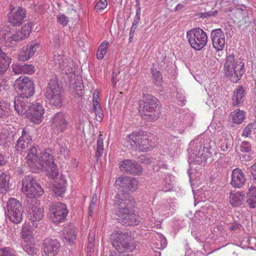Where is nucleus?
Returning a JSON list of instances; mask_svg holds the SVG:
<instances>
[{"label":"nucleus","mask_w":256,"mask_h":256,"mask_svg":"<svg viewBox=\"0 0 256 256\" xmlns=\"http://www.w3.org/2000/svg\"><path fill=\"white\" fill-rule=\"evenodd\" d=\"M108 5L107 0H98L95 6L94 10L96 12H99L104 10Z\"/></svg>","instance_id":"09e8293b"},{"label":"nucleus","mask_w":256,"mask_h":256,"mask_svg":"<svg viewBox=\"0 0 256 256\" xmlns=\"http://www.w3.org/2000/svg\"><path fill=\"white\" fill-rule=\"evenodd\" d=\"M246 94L245 90L242 86H239L234 92L232 96V104L234 106H238L244 101V98Z\"/></svg>","instance_id":"cd10ccee"},{"label":"nucleus","mask_w":256,"mask_h":256,"mask_svg":"<svg viewBox=\"0 0 256 256\" xmlns=\"http://www.w3.org/2000/svg\"><path fill=\"white\" fill-rule=\"evenodd\" d=\"M44 109L38 102L31 104L26 117L34 124H40L44 118Z\"/></svg>","instance_id":"dca6fc26"},{"label":"nucleus","mask_w":256,"mask_h":256,"mask_svg":"<svg viewBox=\"0 0 256 256\" xmlns=\"http://www.w3.org/2000/svg\"><path fill=\"white\" fill-rule=\"evenodd\" d=\"M256 129V122L249 124L243 130L242 136L247 138L249 136L252 132Z\"/></svg>","instance_id":"79ce46f5"},{"label":"nucleus","mask_w":256,"mask_h":256,"mask_svg":"<svg viewBox=\"0 0 256 256\" xmlns=\"http://www.w3.org/2000/svg\"><path fill=\"white\" fill-rule=\"evenodd\" d=\"M120 167L122 170L134 175H139L142 172L141 166L136 161L130 160H124Z\"/></svg>","instance_id":"6ab92c4d"},{"label":"nucleus","mask_w":256,"mask_h":256,"mask_svg":"<svg viewBox=\"0 0 256 256\" xmlns=\"http://www.w3.org/2000/svg\"><path fill=\"white\" fill-rule=\"evenodd\" d=\"M213 47L217 50H222L225 46V36L220 28L214 30L210 34Z\"/></svg>","instance_id":"a211bd4d"},{"label":"nucleus","mask_w":256,"mask_h":256,"mask_svg":"<svg viewBox=\"0 0 256 256\" xmlns=\"http://www.w3.org/2000/svg\"><path fill=\"white\" fill-rule=\"evenodd\" d=\"M22 190L29 198H34L41 196L44 194V190L32 176H28L22 180Z\"/></svg>","instance_id":"f8f14e48"},{"label":"nucleus","mask_w":256,"mask_h":256,"mask_svg":"<svg viewBox=\"0 0 256 256\" xmlns=\"http://www.w3.org/2000/svg\"><path fill=\"white\" fill-rule=\"evenodd\" d=\"M248 172L250 174V179L256 183V163L248 168Z\"/></svg>","instance_id":"3c124183"},{"label":"nucleus","mask_w":256,"mask_h":256,"mask_svg":"<svg viewBox=\"0 0 256 256\" xmlns=\"http://www.w3.org/2000/svg\"><path fill=\"white\" fill-rule=\"evenodd\" d=\"M138 181L134 178L127 176L118 178L116 180V186L124 194L134 192L138 188Z\"/></svg>","instance_id":"2eb2a0df"},{"label":"nucleus","mask_w":256,"mask_h":256,"mask_svg":"<svg viewBox=\"0 0 256 256\" xmlns=\"http://www.w3.org/2000/svg\"><path fill=\"white\" fill-rule=\"evenodd\" d=\"M30 220L33 222L40 221L44 216V209L39 204H32L28 208Z\"/></svg>","instance_id":"a878e982"},{"label":"nucleus","mask_w":256,"mask_h":256,"mask_svg":"<svg viewBox=\"0 0 256 256\" xmlns=\"http://www.w3.org/2000/svg\"><path fill=\"white\" fill-rule=\"evenodd\" d=\"M240 151L244 152H249L252 150L250 143L246 141H243L240 145Z\"/></svg>","instance_id":"603ef678"},{"label":"nucleus","mask_w":256,"mask_h":256,"mask_svg":"<svg viewBox=\"0 0 256 256\" xmlns=\"http://www.w3.org/2000/svg\"><path fill=\"white\" fill-rule=\"evenodd\" d=\"M12 72L16 74H23L22 64H15L12 65Z\"/></svg>","instance_id":"13d9d810"},{"label":"nucleus","mask_w":256,"mask_h":256,"mask_svg":"<svg viewBox=\"0 0 256 256\" xmlns=\"http://www.w3.org/2000/svg\"><path fill=\"white\" fill-rule=\"evenodd\" d=\"M64 58L63 56L60 54L54 55L52 60L50 61L51 64L54 66L55 69L60 68Z\"/></svg>","instance_id":"37998d69"},{"label":"nucleus","mask_w":256,"mask_h":256,"mask_svg":"<svg viewBox=\"0 0 256 256\" xmlns=\"http://www.w3.org/2000/svg\"><path fill=\"white\" fill-rule=\"evenodd\" d=\"M111 242L116 251H112L110 256H131L125 252H132L135 248V245L130 240L126 232L122 231H115L111 234Z\"/></svg>","instance_id":"7ed1b4c3"},{"label":"nucleus","mask_w":256,"mask_h":256,"mask_svg":"<svg viewBox=\"0 0 256 256\" xmlns=\"http://www.w3.org/2000/svg\"><path fill=\"white\" fill-rule=\"evenodd\" d=\"M244 194L241 192H230V203L233 206H238L242 204Z\"/></svg>","instance_id":"c85d7f7f"},{"label":"nucleus","mask_w":256,"mask_h":256,"mask_svg":"<svg viewBox=\"0 0 256 256\" xmlns=\"http://www.w3.org/2000/svg\"><path fill=\"white\" fill-rule=\"evenodd\" d=\"M38 47V44L36 42H32L26 46H24L21 52L18 54V60L22 62L28 60L34 56Z\"/></svg>","instance_id":"b1692460"},{"label":"nucleus","mask_w":256,"mask_h":256,"mask_svg":"<svg viewBox=\"0 0 256 256\" xmlns=\"http://www.w3.org/2000/svg\"><path fill=\"white\" fill-rule=\"evenodd\" d=\"M161 248L164 249L166 246L167 245V241L166 238L164 237L162 238V240L160 242Z\"/></svg>","instance_id":"338daca9"},{"label":"nucleus","mask_w":256,"mask_h":256,"mask_svg":"<svg viewBox=\"0 0 256 256\" xmlns=\"http://www.w3.org/2000/svg\"><path fill=\"white\" fill-rule=\"evenodd\" d=\"M32 30V26L30 24H28L24 25L20 31L22 32V36L24 38H26L29 36Z\"/></svg>","instance_id":"8fccbe9b"},{"label":"nucleus","mask_w":256,"mask_h":256,"mask_svg":"<svg viewBox=\"0 0 256 256\" xmlns=\"http://www.w3.org/2000/svg\"><path fill=\"white\" fill-rule=\"evenodd\" d=\"M66 186L63 183L62 184H54V192L56 195L61 196L66 192Z\"/></svg>","instance_id":"c03bdc74"},{"label":"nucleus","mask_w":256,"mask_h":256,"mask_svg":"<svg viewBox=\"0 0 256 256\" xmlns=\"http://www.w3.org/2000/svg\"><path fill=\"white\" fill-rule=\"evenodd\" d=\"M108 42L106 41L102 42L100 44L98 48L96 54V57L98 59L102 60L104 58L108 51Z\"/></svg>","instance_id":"4c0bfd02"},{"label":"nucleus","mask_w":256,"mask_h":256,"mask_svg":"<svg viewBox=\"0 0 256 256\" xmlns=\"http://www.w3.org/2000/svg\"><path fill=\"white\" fill-rule=\"evenodd\" d=\"M246 203L251 208L256 207V186H251L248 188L247 192Z\"/></svg>","instance_id":"c756f323"},{"label":"nucleus","mask_w":256,"mask_h":256,"mask_svg":"<svg viewBox=\"0 0 256 256\" xmlns=\"http://www.w3.org/2000/svg\"><path fill=\"white\" fill-rule=\"evenodd\" d=\"M246 178L243 172L238 168L234 169L231 174L230 184L234 188H240L246 183Z\"/></svg>","instance_id":"5701e85b"},{"label":"nucleus","mask_w":256,"mask_h":256,"mask_svg":"<svg viewBox=\"0 0 256 256\" xmlns=\"http://www.w3.org/2000/svg\"><path fill=\"white\" fill-rule=\"evenodd\" d=\"M50 218L52 222L56 224L64 221L68 212L66 205L61 202L50 204Z\"/></svg>","instance_id":"4468645a"},{"label":"nucleus","mask_w":256,"mask_h":256,"mask_svg":"<svg viewBox=\"0 0 256 256\" xmlns=\"http://www.w3.org/2000/svg\"><path fill=\"white\" fill-rule=\"evenodd\" d=\"M32 142L30 130L24 128L22 132V136L17 141L16 148L18 150H26Z\"/></svg>","instance_id":"4be33fe9"},{"label":"nucleus","mask_w":256,"mask_h":256,"mask_svg":"<svg viewBox=\"0 0 256 256\" xmlns=\"http://www.w3.org/2000/svg\"><path fill=\"white\" fill-rule=\"evenodd\" d=\"M20 236L23 240L22 246L24 250L29 255L34 256L38 252L35 247V232L30 226L24 224L20 230Z\"/></svg>","instance_id":"0eeeda50"},{"label":"nucleus","mask_w":256,"mask_h":256,"mask_svg":"<svg viewBox=\"0 0 256 256\" xmlns=\"http://www.w3.org/2000/svg\"><path fill=\"white\" fill-rule=\"evenodd\" d=\"M67 148L65 146L62 145H58L57 148L58 154H60V156H63L65 157V154L66 152Z\"/></svg>","instance_id":"052dcab7"},{"label":"nucleus","mask_w":256,"mask_h":256,"mask_svg":"<svg viewBox=\"0 0 256 256\" xmlns=\"http://www.w3.org/2000/svg\"><path fill=\"white\" fill-rule=\"evenodd\" d=\"M138 26L135 24H132V26L130 28V39L132 38L134 36V32Z\"/></svg>","instance_id":"e2e57ef3"},{"label":"nucleus","mask_w":256,"mask_h":256,"mask_svg":"<svg viewBox=\"0 0 256 256\" xmlns=\"http://www.w3.org/2000/svg\"><path fill=\"white\" fill-rule=\"evenodd\" d=\"M115 205L118 208L116 212L120 223L126 226H136L139 224L138 216L130 210L133 206V202L128 194H118L115 196Z\"/></svg>","instance_id":"f03ea898"},{"label":"nucleus","mask_w":256,"mask_h":256,"mask_svg":"<svg viewBox=\"0 0 256 256\" xmlns=\"http://www.w3.org/2000/svg\"><path fill=\"white\" fill-rule=\"evenodd\" d=\"M186 38L191 47L196 50H201L208 42L206 33L200 28L188 31Z\"/></svg>","instance_id":"6e6552de"},{"label":"nucleus","mask_w":256,"mask_h":256,"mask_svg":"<svg viewBox=\"0 0 256 256\" xmlns=\"http://www.w3.org/2000/svg\"><path fill=\"white\" fill-rule=\"evenodd\" d=\"M94 250V244L88 243L87 246V251L88 253H92Z\"/></svg>","instance_id":"69168bd1"},{"label":"nucleus","mask_w":256,"mask_h":256,"mask_svg":"<svg viewBox=\"0 0 256 256\" xmlns=\"http://www.w3.org/2000/svg\"><path fill=\"white\" fill-rule=\"evenodd\" d=\"M217 14V11H210L208 12H202L200 14V16L201 18H208L212 16H214Z\"/></svg>","instance_id":"bf43d9fd"},{"label":"nucleus","mask_w":256,"mask_h":256,"mask_svg":"<svg viewBox=\"0 0 256 256\" xmlns=\"http://www.w3.org/2000/svg\"><path fill=\"white\" fill-rule=\"evenodd\" d=\"M64 242L70 244L76 238V228L74 226H69L65 228L62 232Z\"/></svg>","instance_id":"bb28decb"},{"label":"nucleus","mask_w":256,"mask_h":256,"mask_svg":"<svg viewBox=\"0 0 256 256\" xmlns=\"http://www.w3.org/2000/svg\"><path fill=\"white\" fill-rule=\"evenodd\" d=\"M220 140V148L221 150L228 151L230 148L231 136L226 133L221 134Z\"/></svg>","instance_id":"473e14b6"},{"label":"nucleus","mask_w":256,"mask_h":256,"mask_svg":"<svg viewBox=\"0 0 256 256\" xmlns=\"http://www.w3.org/2000/svg\"><path fill=\"white\" fill-rule=\"evenodd\" d=\"M10 28L9 26H5L3 28L2 30L0 32V36L2 37L0 38V40L2 42L3 40L5 41V44L6 45V41L7 40L8 37H10L8 34L10 33Z\"/></svg>","instance_id":"49530a36"},{"label":"nucleus","mask_w":256,"mask_h":256,"mask_svg":"<svg viewBox=\"0 0 256 256\" xmlns=\"http://www.w3.org/2000/svg\"><path fill=\"white\" fill-rule=\"evenodd\" d=\"M46 96L52 106L56 108L62 106L64 100L62 87L56 77L50 79L48 82Z\"/></svg>","instance_id":"423d86ee"},{"label":"nucleus","mask_w":256,"mask_h":256,"mask_svg":"<svg viewBox=\"0 0 256 256\" xmlns=\"http://www.w3.org/2000/svg\"><path fill=\"white\" fill-rule=\"evenodd\" d=\"M9 88V86L3 75L0 74V92L6 90Z\"/></svg>","instance_id":"5fc2aeb1"},{"label":"nucleus","mask_w":256,"mask_h":256,"mask_svg":"<svg viewBox=\"0 0 256 256\" xmlns=\"http://www.w3.org/2000/svg\"><path fill=\"white\" fill-rule=\"evenodd\" d=\"M74 66V62L72 59L70 58H64L62 62V65L60 69L65 71L66 74L71 72L72 66Z\"/></svg>","instance_id":"e433bc0d"},{"label":"nucleus","mask_w":256,"mask_h":256,"mask_svg":"<svg viewBox=\"0 0 256 256\" xmlns=\"http://www.w3.org/2000/svg\"><path fill=\"white\" fill-rule=\"evenodd\" d=\"M230 116L234 122L240 124L242 122L245 118V112L240 110H236L231 112Z\"/></svg>","instance_id":"f704fd0d"},{"label":"nucleus","mask_w":256,"mask_h":256,"mask_svg":"<svg viewBox=\"0 0 256 256\" xmlns=\"http://www.w3.org/2000/svg\"><path fill=\"white\" fill-rule=\"evenodd\" d=\"M57 20L62 26H66L68 22V18L64 14H60L57 16Z\"/></svg>","instance_id":"6e6d98bb"},{"label":"nucleus","mask_w":256,"mask_h":256,"mask_svg":"<svg viewBox=\"0 0 256 256\" xmlns=\"http://www.w3.org/2000/svg\"><path fill=\"white\" fill-rule=\"evenodd\" d=\"M24 39V38L22 34V32L20 31H18L16 32L14 34H13L12 36L10 37H8L7 40L6 41V46H10V43L12 42H18L20 40H22Z\"/></svg>","instance_id":"ea45409f"},{"label":"nucleus","mask_w":256,"mask_h":256,"mask_svg":"<svg viewBox=\"0 0 256 256\" xmlns=\"http://www.w3.org/2000/svg\"><path fill=\"white\" fill-rule=\"evenodd\" d=\"M26 159L32 172H36V170L40 169L45 171L50 177L54 178L58 175L57 166L54 163L53 156L47 152H44L38 156L36 148L33 147L30 150Z\"/></svg>","instance_id":"f257e3e1"},{"label":"nucleus","mask_w":256,"mask_h":256,"mask_svg":"<svg viewBox=\"0 0 256 256\" xmlns=\"http://www.w3.org/2000/svg\"><path fill=\"white\" fill-rule=\"evenodd\" d=\"M144 134L142 132H134L129 134L126 138V146L132 149L146 152L149 148L148 141L143 138Z\"/></svg>","instance_id":"9b49d317"},{"label":"nucleus","mask_w":256,"mask_h":256,"mask_svg":"<svg viewBox=\"0 0 256 256\" xmlns=\"http://www.w3.org/2000/svg\"><path fill=\"white\" fill-rule=\"evenodd\" d=\"M84 86L82 83L81 78H78L76 81L72 84V92L75 97H80L84 93Z\"/></svg>","instance_id":"7c9ffc66"},{"label":"nucleus","mask_w":256,"mask_h":256,"mask_svg":"<svg viewBox=\"0 0 256 256\" xmlns=\"http://www.w3.org/2000/svg\"><path fill=\"white\" fill-rule=\"evenodd\" d=\"M44 252L46 256H56L60 248L59 242L56 240L47 238L44 240Z\"/></svg>","instance_id":"412c9836"},{"label":"nucleus","mask_w":256,"mask_h":256,"mask_svg":"<svg viewBox=\"0 0 256 256\" xmlns=\"http://www.w3.org/2000/svg\"><path fill=\"white\" fill-rule=\"evenodd\" d=\"M190 158L198 164L205 162L210 156V153L200 144L194 148V142H191L188 148Z\"/></svg>","instance_id":"ddd939ff"},{"label":"nucleus","mask_w":256,"mask_h":256,"mask_svg":"<svg viewBox=\"0 0 256 256\" xmlns=\"http://www.w3.org/2000/svg\"><path fill=\"white\" fill-rule=\"evenodd\" d=\"M23 208L20 201L15 198L8 199L6 208V213L10 222L18 224L22 219Z\"/></svg>","instance_id":"9d476101"},{"label":"nucleus","mask_w":256,"mask_h":256,"mask_svg":"<svg viewBox=\"0 0 256 256\" xmlns=\"http://www.w3.org/2000/svg\"><path fill=\"white\" fill-rule=\"evenodd\" d=\"M102 134H100L96 142V158L100 157L104 152V143L103 139L102 138Z\"/></svg>","instance_id":"a19ab883"},{"label":"nucleus","mask_w":256,"mask_h":256,"mask_svg":"<svg viewBox=\"0 0 256 256\" xmlns=\"http://www.w3.org/2000/svg\"><path fill=\"white\" fill-rule=\"evenodd\" d=\"M14 88L20 93L18 97L29 98L34 94V84L31 78L26 76H21L14 82Z\"/></svg>","instance_id":"1a4fd4ad"},{"label":"nucleus","mask_w":256,"mask_h":256,"mask_svg":"<svg viewBox=\"0 0 256 256\" xmlns=\"http://www.w3.org/2000/svg\"><path fill=\"white\" fill-rule=\"evenodd\" d=\"M23 74H30L34 72V68L32 64H22Z\"/></svg>","instance_id":"864d4df0"},{"label":"nucleus","mask_w":256,"mask_h":256,"mask_svg":"<svg viewBox=\"0 0 256 256\" xmlns=\"http://www.w3.org/2000/svg\"><path fill=\"white\" fill-rule=\"evenodd\" d=\"M0 256H16L9 248H0Z\"/></svg>","instance_id":"4d7b16f0"},{"label":"nucleus","mask_w":256,"mask_h":256,"mask_svg":"<svg viewBox=\"0 0 256 256\" xmlns=\"http://www.w3.org/2000/svg\"><path fill=\"white\" fill-rule=\"evenodd\" d=\"M120 74V72L115 73L114 72L112 73V82L114 86H115L116 83L118 82Z\"/></svg>","instance_id":"680f3d73"},{"label":"nucleus","mask_w":256,"mask_h":256,"mask_svg":"<svg viewBox=\"0 0 256 256\" xmlns=\"http://www.w3.org/2000/svg\"><path fill=\"white\" fill-rule=\"evenodd\" d=\"M28 99L18 96L15 98L14 101V108L19 115L26 117L31 106V103Z\"/></svg>","instance_id":"aec40b11"},{"label":"nucleus","mask_w":256,"mask_h":256,"mask_svg":"<svg viewBox=\"0 0 256 256\" xmlns=\"http://www.w3.org/2000/svg\"><path fill=\"white\" fill-rule=\"evenodd\" d=\"M136 16L134 18L132 24H135L138 26V24L140 20V6L139 1H137L136 4Z\"/></svg>","instance_id":"de8ad7c7"},{"label":"nucleus","mask_w":256,"mask_h":256,"mask_svg":"<svg viewBox=\"0 0 256 256\" xmlns=\"http://www.w3.org/2000/svg\"><path fill=\"white\" fill-rule=\"evenodd\" d=\"M158 100L152 95H144V99L140 104L139 112L142 118L148 120H156L160 113L156 112Z\"/></svg>","instance_id":"39448f33"},{"label":"nucleus","mask_w":256,"mask_h":256,"mask_svg":"<svg viewBox=\"0 0 256 256\" xmlns=\"http://www.w3.org/2000/svg\"><path fill=\"white\" fill-rule=\"evenodd\" d=\"M95 234L94 232L90 233L88 236V243L94 244Z\"/></svg>","instance_id":"0e129e2a"},{"label":"nucleus","mask_w":256,"mask_h":256,"mask_svg":"<svg viewBox=\"0 0 256 256\" xmlns=\"http://www.w3.org/2000/svg\"><path fill=\"white\" fill-rule=\"evenodd\" d=\"M10 105L5 102H0V118H6L10 115Z\"/></svg>","instance_id":"c9c22d12"},{"label":"nucleus","mask_w":256,"mask_h":256,"mask_svg":"<svg viewBox=\"0 0 256 256\" xmlns=\"http://www.w3.org/2000/svg\"><path fill=\"white\" fill-rule=\"evenodd\" d=\"M10 62V59L0 48V72H6L9 67Z\"/></svg>","instance_id":"2f4dec72"},{"label":"nucleus","mask_w":256,"mask_h":256,"mask_svg":"<svg viewBox=\"0 0 256 256\" xmlns=\"http://www.w3.org/2000/svg\"><path fill=\"white\" fill-rule=\"evenodd\" d=\"M93 105L94 111V112L96 114V120L100 122L104 116L103 110L98 100H94Z\"/></svg>","instance_id":"58836bf2"},{"label":"nucleus","mask_w":256,"mask_h":256,"mask_svg":"<svg viewBox=\"0 0 256 256\" xmlns=\"http://www.w3.org/2000/svg\"><path fill=\"white\" fill-rule=\"evenodd\" d=\"M26 16V11L22 8H18L14 12L8 14V22L14 26H20L23 22Z\"/></svg>","instance_id":"393cba45"},{"label":"nucleus","mask_w":256,"mask_h":256,"mask_svg":"<svg viewBox=\"0 0 256 256\" xmlns=\"http://www.w3.org/2000/svg\"><path fill=\"white\" fill-rule=\"evenodd\" d=\"M67 116L62 112H58L54 114L52 118L51 126L54 130L57 132H63L68 127Z\"/></svg>","instance_id":"f3484780"},{"label":"nucleus","mask_w":256,"mask_h":256,"mask_svg":"<svg viewBox=\"0 0 256 256\" xmlns=\"http://www.w3.org/2000/svg\"><path fill=\"white\" fill-rule=\"evenodd\" d=\"M9 176L4 172L0 173V192L4 193L9 188Z\"/></svg>","instance_id":"72a5a7b5"},{"label":"nucleus","mask_w":256,"mask_h":256,"mask_svg":"<svg viewBox=\"0 0 256 256\" xmlns=\"http://www.w3.org/2000/svg\"><path fill=\"white\" fill-rule=\"evenodd\" d=\"M225 60L224 70L226 74L230 77L232 82L236 83L244 73V64L240 60L236 59L233 54L228 56Z\"/></svg>","instance_id":"20e7f679"},{"label":"nucleus","mask_w":256,"mask_h":256,"mask_svg":"<svg viewBox=\"0 0 256 256\" xmlns=\"http://www.w3.org/2000/svg\"><path fill=\"white\" fill-rule=\"evenodd\" d=\"M150 70L152 78L155 80V84L158 86L162 80L161 73L160 71L152 68Z\"/></svg>","instance_id":"a18cd8bd"},{"label":"nucleus","mask_w":256,"mask_h":256,"mask_svg":"<svg viewBox=\"0 0 256 256\" xmlns=\"http://www.w3.org/2000/svg\"><path fill=\"white\" fill-rule=\"evenodd\" d=\"M240 227H241V226L240 224H232V226H230V229L231 230H236L240 229Z\"/></svg>","instance_id":"774afa93"}]
</instances>
